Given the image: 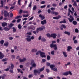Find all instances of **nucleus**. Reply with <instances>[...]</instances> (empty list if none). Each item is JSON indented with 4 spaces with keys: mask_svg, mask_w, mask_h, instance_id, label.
<instances>
[{
    "mask_svg": "<svg viewBox=\"0 0 79 79\" xmlns=\"http://www.w3.org/2000/svg\"><path fill=\"white\" fill-rule=\"evenodd\" d=\"M32 2H31L30 4L28 5V7L29 8H31L32 7Z\"/></svg>",
    "mask_w": 79,
    "mask_h": 79,
    "instance_id": "obj_35",
    "label": "nucleus"
},
{
    "mask_svg": "<svg viewBox=\"0 0 79 79\" xmlns=\"http://www.w3.org/2000/svg\"><path fill=\"white\" fill-rule=\"evenodd\" d=\"M61 27H60V29L61 30V31H63V28L64 29L66 28V26L64 24H62L61 25Z\"/></svg>",
    "mask_w": 79,
    "mask_h": 79,
    "instance_id": "obj_8",
    "label": "nucleus"
},
{
    "mask_svg": "<svg viewBox=\"0 0 79 79\" xmlns=\"http://www.w3.org/2000/svg\"><path fill=\"white\" fill-rule=\"evenodd\" d=\"M44 54H45V52H41L40 54V56H41L42 58H44V57L45 58V57H46V56Z\"/></svg>",
    "mask_w": 79,
    "mask_h": 79,
    "instance_id": "obj_9",
    "label": "nucleus"
},
{
    "mask_svg": "<svg viewBox=\"0 0 79 79\" xmlns=\"http://www.w3.org/2000/svg\"><path fill=\"white\" fill-rule=\"evenodd\" d=\"M32 66L33 68H35V67H36L37 66V65H36V64L35 63H34L32 64Z\"/></svg>",
    "mask_w": 79,
    "mask_h": 79,
    "instance_id": "obj_33",
    "label": "nucleus"
},
{
    "mask_svg": "<svg viewBox=\"0 0 79 79\" xmlns=\"http://www.w3.org/2000/svg\"><path fill=\"white\" fill-rule=\"evenodd\" d=\"M2 79H5V77H6V75L3 74V75H2L1 76Z\"/></svg>",
    "mask_w": 79,
    "mask_h": 79,
    "instance_id": "obj_27",
    "label": "nucleus"
},
{
    "mask_svg": "<svg viewBox=\"0 0 79 79\" xmlns=\"http://www.w3.org/2000/svg\"><path fill=\"white\" fill-rule=\"evenodd\" d=\"M9 40H11L13 39V37H10L9 38Z\"/></svg>",
    "mask_w": 79,
    "mask_h": 79,
    "instance_id": "obj_61",
    "label": "nucleus"
},
{
    "mask_svg": "<svg viewBox=\"0 0 79 79\" xmlns=\"http://www.w3.org/2000/svg\"><path fill=\"white\" fill-rule=\"evenodd\" d=\"M44 68H45L44 67H43L42 68H41L40 69V72L43 71H44Z\"/></svg>",
    "mask_w": 79,
    "mask_h": 79,
    "instance_id": "obj_38",
    "label": "nucleus"
},
{
    "mask_svg": "<svg viewBox=\"0 0 79 79\" xmlns=\"http://www.w3.org/2000/svg\"><path fill=\"white\" fill-rule=\"evenodd\" d=\"M4 15L5 17H7V16L9 17L10 16L9 13L6 10H4Z\"/></svg>",
    "mask_w": 79,
    "mask_h": 79,
    "instance_id": "obj_4",
    "label": "nucleus"
},
{
    "mask_svg": "<svg viewBox=\"0 0 79 79\" xmlns=\"http://www.w3.org/2000/svg\"><path fill=\"white\" fill-rule=\"evenodd\" d=\"M50 9H51V10H52V11H53V10H55V8H54L53 7H51Z\"/></svg>",
    "mask_w": 79,
    "mask_h": 79,
    "instance_id": "obj_62",
    "label": "nucleus"
},
{
    "mask_svg": "<svg viewBox=\"0 0 79 79\" xmlns=\"http://www.w3.org/2000/svg\"><path fill=\"white\" fill-rule=\"evenodd\" d=\"M60 18H61V16L60 15H59L58 17H53V19H60Z\"/></svg>",
    "mask_w": 79,
    "mask_h": 79,
    "instance_id": "obj_11",
    "label": "nucleus"
},
{
    "mask_svg": "<svg viewBox=\"0 0 79 79\" xmlns=\"http://www.w3.org/2000/svg\"><path fill=\"white\" fill-rule=\"evenodd\" d=\"M8 44H9V43L8 42H7L6 43H5L4 44V46H6V47H8Z\"/></svg>",
    "mask_w": 79,
    "mask_h": 79,
    "instance_id": "obj_23",
    "label": "nucleus"
},
{
    "mask_svg": "<svg viewBox=\"0 0 79 79\" xmlns=\"http://www.w3.org/2000/svg\"><path fill=\"white\" fill-rule=\"evenodd\" d=\"M23 13H28V12H27V11H23Z\"/></svg>",
    "mask_w": 79,
    "mask_h": 79,
    "instance_id": "obj_57",
    "label": "nucleus"
},
{
    "mask_svg": "<svg viewBox=\"0 0 79 79\" xmlns=\"http://www.w3.org/2000/svg\"><path fill=\"white\" fill-rule=\"evenodd\" d=\"M26 60V58H23V59H21V58H20V59H19V61L20 63H23V62H24Z\"/></svg>",
    "mask_w": 79,
    "mask_h": 79,
    "instance_id": "obj_6",
    "label": "nucleus"
},
{
    "mask_svg": "<svg viewBox=\"0 0 79 79\" xmlns=\"http://www.w3.org/2000/svg\"><path fill=\"white\" fill-rule=\"evenodd\" d=\"M39 29H38V28H36V32L37 33H39Z\"/></svg>",
    "mask_w": 79,
    "mask_h": 79,
    "instance_id": "obj_63",
    "label": "nucleus"
},
{
    "mask_svg": "<svg viewBox=\"0 0 79 79\" xmlns=\"http://www.w3.org/2000/svg\"><path fill=\"white\" fill-rule=\"evenodd\" d=\"M69 17L70 18H68V19L69 20V22H70V23H72V22H73V20H74V19L73 16L71 15L69 16Z\"/></svg>",
    "mask_w": 79,
    "mask_h": 79,
    "instance_id": "obj_5",
    "label": "nucleus"
},
{
    "mask_svg": "<svg viewBox=\"0 0 79 79\" xmlns=\"http://www.w3.org/2000/svg\"><path fill=\"white\" fill-rule=\"evenodd\" d=\"M52 44H50V47L51 48H54V49L55 50H57V45L56 44H55L56 41H52Z\"/></svg>",
    "mask_w": 79,
    "mask_h": 79,
    "instance_id": "obj_1",
    "label": "nucleus"
},
{
    "mask_svg": "<svg viewBox=\"0 0 79 79\" xmlns=\"http://www.w3.org/2000/svg\"><path fill=\"white\" fill-rule=\"evenodd\" d=\"M62 52L63 54V55L64 56V57H67V54L66 53V52L64 51H62Z\"/></svg>",
    "mask_w": 79,
    "mask_h": 79,
    "instance_id": "obj_21",
    "label": "nucleus"
},
{
    "mask_svg": "<svg viewBox=\"0 0 79 79\" xmlns=\"http://www.w3.org/2000/svg\"><path fill=\"white\" fill-rule=\"evenodd\" d=\"M9 72L10 73H13V69H10L9 70Z\"/></svg>",
    "mask_w": 79,
    "mask_h": 79,
    "instance_id": "obj_51",
    "label": "nucleus"
},
{
    "mask_svg": "<svg viewBox=\"0 0 79 79\" xmlns=\"http://www.w3.org/2000/svg\"><path fill=\"white\" fill-rule=\"evenodd\" d=\"M21 0H18V4L19 5H21V3L20 2H21Z\"/></svg>",
    "mask_w": 79,
    "mask_h": 79,
    "instance_id": "obj_44",
    "label": "nucleus"
},
{
    "mask_svg": "<svg viewBox=\"0 0 79 79\" xmlns=\"http://www.w3.org/2000/svg\"><path fill=\"white\" fill-rule=\"evenodd\" d=\"M64 33L65 34H67L68 35H71V33L70 32L68 31H65L64 32Z\"/></svg>",
    "mask_w": 79,
    "mask_h": 79,
    "instance_id": "obj_19",
    "label": "nucleus"
},
{
    "mask_svg": "<svg viewBox=\"0 0 79 79\" xmlns=\"http://www.w3.org/2000/svg\"><path fill=\"white\" fill-rule=\"evenodd\" d=\"M69 74L70 75H72V73L70 71L66 72H64L62 73V75L64 76H68L69 75Z\"/></svg>",
    "mask_w": 79,
    "mask_h": 79,
    "instance_id": "obj_3",
    "label": "nucleus"
},
{
    "mask_svg": "<svg viewBox=\"0 0 79 79\" xmlns=\"http://www.w3.org/2000/svg\"><path fill=\"white\" fill-rule=\"evenodd\" d=\"M51 54L52 55H55V51L53 50L51 52Z\"/></svg>",
    "mask_w": 79,
    "mask_h": 79,
    "instance_id": "obj_40",
    "label": "nucleus"
},
{
    "mask_svg": "<svg viewBox=\"0 0 79 79\" xmlns=\"http://www.w3.org/2000/svg\"><path fill=\"white\" fill-rule=\"evenodd\" d=\"M26 40L27 42H31V38H26Z\"/></svg>",
    "mask_w": 79,
    "mask_h": 79,
    "instance_id": "obj_39",
    "label": "nucleus"
},
{
    "mask_svg": "<svg viewBox=\"0 0 79 79\" xmlns=\"http://www.w3.org/2000/svg\"><path fill=\"white\" fill-rule=\"evenodd\" d=\"M59 23L60 24H61L62 23H66V19H64V20L63 21H61L59 22Z\"/></svg>",
    "mask_w": 79,
    "mask_h": 79,
    "instance_id": "obj_18",
    "label": "nucleus"
},
{
    "mask_svg": "<svg viewBox=\"0 0 79 79\" xmlns=\"http://www.w3.org/2000/svg\"><path fill=\"white\" fill-rule=\"evenodd\" d=\"M4 29L6 31H10V28H8L7 27H5L4 28Z\"/></svg>",
    "mask_w": 79,
    "mask_h": 79,
    "instance_id": "obj_20",
    "label": "nucleus"
},
{
    "mask_svg": "<svg viewBox=\"0 0 79 79\" xmlns=\"http://www.w3.org/2000/svg\"><path fill=\"white\" fill-rule=\"evenodd\" d=\"M23 17H28L29 16V15L28 14L27 15H23Z\"/></svg>",
    "mask_w": 79,
    "mask_h": 79,
    "instance_id": "obj_54",
    "label": "nucleus"
},
{
    "mask_svg": "<svg viewBox=\"0 0 79 79\" xmlns=\"http://www.w3.org/2000/svg\"><path fill=\"white\" fill-rule=\"evenodd\" d=\"M72 49V47L71 46H68L67 47V50L68 52H70V50H71Z\"/></svg>",
    "mask_w": 79,
    "mask_h": 79,
    "instance_id": "obj_15",
    "label": "nucleus"
},
{
    "mask_svg": "<svg viewBox=\"0 0 79 79\" xmlns=\"http://www.w3.org/2000/svg\"><path fill=\"white\" fill-rule=\"evenodd\" d=\"M31 26H29L27 27L28 30H31Z\"/></svg>",
    "mask_w": 79,
    "mask_h": 79,
    "instance_id": "obj_47",
    "label": "nucleus"
},
{
    "mask_svg": "<svg viewBox=\"0 0 79 79\" xmlns=\"http://www.w3.org/2000/svg\"><path fill=\"white\" fill-rule=\"evenodd\" d=\"M57 35L56 33H52L51 35V37H52L53 39H55Z\"/></svg>",
    "mask_w": 79,
    "mask_h": 79,
    "instance_id": "obj_7",
    "label": "nucleus"
},
{
    "mask_svg": "<svg viewBox=\"0 0 79 79\" xmlns=\"http://www.w3.org/2000/svg\"><path fill=\"white\" fill-rule=\"evenodd\" d=\"M34 73H38V71L37 70H34Z\"/></svg>",
    "mask_w": 79,
    "mask_h": 79,
    "instance_id": "obj_50",
    "label": "nucleus"
},
{
    "mask_svg": "<svg viewBox=\"0 0 79 79\" xmlns=\"http://www.w3.org/2000/svg\"><path fill=\"white\" fill-rule=\"evenodd\" d=\"M18 28L19 29H21V28H22V26L21 25L19 24L18 25Z\"/></svg>",
    "mask_w": 79,
    "mask_h": 79,
    "instance_id": "obj_37",
    "label": "nucleus"
},
{
    "mask_svg": "<svg viewBox=\"0 0 79 79\" xmlns=\"http://www.w3.org/2000/svg\"><path fill=\"white\" fill-rule=\"evenodd\" d=\"M73 5L75 6H77V3H76V2H74Z\"/></svg>",
    "mask_w": 79,
    "mask_h": 79,
    "instance_id": "obj_42",
    "label": "nucleus"
},
{
    "mask_svg": "<svg viewBox=\"0 0 79 79\" xmlns=\"http://www.w3.org/2000/svg\"><path fill=\"white\" fill-rule=\"evenodd\" d=\"M31 30H35V27H34V26H31Z\"/></svg>",
    "mask_w": 79,
    "mask_h": 79,
    "instance_id": "obj_36",
    "label": "nucleus"
},
{
    "mask_svg": "<svg viewBox=\"0 0 79 79\" xmlns=\"http://www.w3.org/2000/svg\"><path fill=\"white\" fill-rule=\"evenodd\" d=\"M12 29H13V32H15L16 31V29L14 27H12Z\"/></svg>",
    "mask_w": 79,
    "mask_h": 79,
    "instance_id": "obj_26",
    "label": "nucleus"
},
{
    "mask_svg": "<svg viewBox=\"0 0 79 79\" xmlns=\"http://www.w3.org/2000/svg\"><path fill=\"white\" fill-rule=\"evenodd\" d=\"M39 16L40 18H41V20H43V19H44L45 18V16H44V15H42L41 14H40Z\"/></svg>",
    "mask_w": 79,
    "mask_h": 79,
    "instance_id": "obj_13",
    "label": "nucleus"
},
{
    "mask_svg": "<svg viewBox=\"0 0 79 79\" xmlns=\"http://www.w3.org/2000/svg\"><path fill=\"white\" fill-rule=\"evenodd\" d=\"M37 52V49H36L35 48L31 50V52L32 53H34V52Z\"/></svg>",
    "mask_w": 79,
    "mask_h": 79,
    "instance_id": "obj_17",
    "label": "nucleus"
},
{
    "mask_svg": "<svg viewBox=\"0 0 79 79\" xmlns=\"http://www.w3.org/2000/svg\"><path fill=\"white\" fill-rule=\"evenodd\" d=\"M41 52H41V51H38L36 53V55H39L40 53H40Z\"/></svg>",
    "mask_w": 79,
    "mask_h": 79,
    "instance_id": "obj_24",
    "label": "nucleus"
},
{
    "mask_svg": "<svg viewBox=\"0 0 79 79\" xmlns=\"http://www.w3.org/2000/svg\"><path fill=\"white\" fill-rule=\"evenodd\" d=\"M55 67V65L54 64H51L50 66V68L51 70H53L54 71H55V72H56L57 71V68H54V67Z\"/></svg>",
    "mask_w": 79,
    "mask_h": 79,
    "instance_id": "obj_2",
    "label": "nucleus"
},
{
    "mask_svg": "<svg viewBox=\"0 0 79 79\" xmlns=\"http://www.w3.org/2000/svg\"><path fill=\"white\" fill-rule=\"evenodd\" d=\"M2 27H5L6 26H7L8 23H6L5 22L4 23H2Z\"/></svg>",
    "mask_w": 79,
    "mask_h": 79,
    "instance_id": "obj_14",
    "label": "nucleus"
},
{
    "mask_svg": "<svg viewBox=\"0 0 79 79\" xmlns=\"http://www.w3.org/2000/svg\"><path fill=\"white\" fill-rule=\"evenodd\" d=\"M74 44H77V41L76 40H75L74 41Z\"/></svg>",
    "mask_w": 79,
    "mask_h": 79,
    "instance_id": "obj_64",
    "label": "nucleus"
},
{
    "mask_svg": "<svg viewBox=\"0 0 79 79\" xmlns=\"http://www.w3.org/2000/svg\"><path fill=\"white\" fill-rule=\"evenodd\" d=\"M4 57V55L2 54L1 52H0V59H2Z\"/></svg>",
    "mask_w": 79,
    "mask_h": 79,
    "instance_id": "obj_12",
    "label": "nucleus"
},
{
    "mask_svg": "<svg viewBox=\"0 0 79 79\" xmlns=\"http://www.w3.org/2000/svg\"><path fill=\"white\" fill-rule=\"evenodd\" d=\"M11 57H12L13 58L15 59V55H12L11 56Z\"/></svg>",
    "mask_w": 79,
    "mask_h": 79,
    "instance_id": "obj_60",
    "label": "nucleus"
},
{
    "mask_svg": "<svg viewBox=\"0 0 79 79\" xmlns=\"http://www.w3.org/2000/svg\"><path fill=\"white\" fill-rule=\"evenodd\" d=\"M50 56L49 55H48L47 56V60H50Z\"/></svg>",
    "mask_w": 79,
    "mask_h": 79,
    "instance_id": "obj_30",
    "label": "nucleus"
},
{
    "mask_svg": "<svg viewBox=\"0 0 79 79\" xmlns=\"http://www.w3.org/2000/svg\"><path fill=\"white\" fill-rule=\"evenodd\" d=\"M10 66L11 67V69H13L14 68V67H15V65L13 63L10 64Z\"/></svg>",
    "mask_w": 79,
    "mask_h": 79,
    "instance_id": "obj_22",
    "label": "nucleus"
},
{
    "mask_svg": "<svg viewBox=\"0 0 79 79\" xmlns=\"http://www.w3.org/2000/svg\"><path fill=\"white\" fill-rule=\"evenodd\" d=\"M8 60V59L6 58L5 59H2V61H7Z\"/></svg>",
    "mask_w": 79,
    "mask_h": 79,
    "instance_id": "obj_48",
    "label": "nucleus"
},
{
    "mask_svg": "<svg viewBox=\"0 0 79 79\" xmlns=\"http://www.w3.org/2000/svg\"><path fill=\"white\" fill-rule=\"evenodd\" d=\"M48 13H52V11L50 9H49L48 10Z\"/></svg>",
    "mask_w": 79,
    "mask_h": 79,
    "instance_id": "obj_53",
    "label": "nucleus"
},
{
    "mask_svg": "<svg viewBox=\"0 0 79 79\" xmlns=\"http://www.w3.org/2000/svg\"><path fill=\"white\" fill-rule=\"evenodd\" d=\"M13 26H14V24H13V23H11L10 25H8V27L10 29Z\"/></svg>",
    "mask_w": 79,
    "mask_h": 79,
    "instance_id": "obj_16",
    "label": "nucleus"
},
{
    "mask_svg": "<svg viewBox=\"0 0 79 79\" xmlns=\"http://www.w3.org/2000/svg\"><path fill=\"white\" fill-rule=\"evenodd\" d=\"M23 10L20 9V10H19V14H21V13H23Z\"/></svg>",
    "mask_w": 79,
    "mask_h": 79,
    "instance_id": "obj_56",
    "label": "nucleus"
},
{
    "mask_svg": "<svg viewBox=\"0 0 79 79\" xmlns=\"http://www.w3.org/2000/svg\"><path fill=\"white\" fill-rule=\"evenodd\" d=\"M46 65L47 66H50L51 65H50V63L49 62H47Z\"/></svg>",
    "mask_w": 79,
    "mask_h": 79,
    "instance_id": "obj_31",
    "label": "nucleus"
},
{
    "mask_svg": "<svg viewBox=\"0 0 79 79\" xmlns=\"http://www.w3.org/2000/svg\"><path fill=\"white\" fill-rule=\"evenodd\" d=\"M36 9H37V6H36V5H35L33 6V11H35Z\"/></svg>",
    "mask_w": 79,
    "mask_h": 79,
    "instance_id": "obj_28",
    "label": "nucleus"
},
{
    "mask_svg": "<svg viewBox=\"0 0 79 79\" xmlns=\"http://www.w3.org/2000/svg\"><path fill=\"white\" fill-rule=\"evenodd\" d=\"M37 28L40 31H42L44 29V28L42 27H40L39 28Z\"/></svg>",
    "mask_w": 79,
    "mask_h": 79,
    "instance_id": "obj_32",
    "label": "nucleus"
},
{
    "mask_svg": "<svg viewBox=\"0 0 79 79\" xmlns=\"http://www.w3.org/2000/svg\"><path fill=\"white\" fill-rule=\"evenodd\" d=\"M46 35H47L48 37H49V38H50V37H51V35H50V34L49 33H47Z\"/></svg>",
    "mask_w": 79,
    "mask_h": 79,
    "instance_id": "obj_29",
    "label": "nucleus"
},
{
    "mask_svg": "<svg viewBox=\"0 0 79 79\" xmlns=\"http://www.w3.org/2000/svg\"><path fill=\"white\" fill-rule=\"evenodd\" d=\"M46 71L48 73H50V70L49 69H47L46 70Z\"/></svg>",
    "mask_w": 79,
    "mask_h": 79,
    "instance_id": "obj_46",
    "label": "nucleus"
},
{
    "mask_svg": "<svg viewBox=\"0 0 79 79\" xmlns=\"http://www.w3.org/2000/svg\"><path fill=\"white\" fill-rule=\"evenodd\" d=\"M45 6H46V5H44L43 6H40V8H45Z\"/></svg>",
    "mask_w": 79,
    "mask_h": 79,
    "instance_id": "obj_45",
    "label": "nucleus"
},
{
    "mask_svg": "<svg viewBox=\"0 0 79 79\" xmlns=\"http://www.w3.org/2000/svg\"><path fill=\"white\" fill-rule=\"evenodd\" d=\"M33 63H35V62H34V60H33L31 61V65H32Z\"/></svg>",
    "mask_w": 79,
    "mask_h": 79,
    "instance_id": "obj_49",
    "label": "nucleus"
},
{
    "mask_svg": "<svg viewBox=\"0 0 79 79\" xmlns=\"http://www.w3.org/2000/svg\"><path fill=\"white\" fill-rule=\"evenodd\" d=\"M21 21V19H18V20H17V22L18 23H19V22H20V21Z\"/></svg>",
    "mask_w": 79,
    "mask_h": 79,
    "instance_id": "obj_55",
    "label": "nucleus"
},
{
    "mask_svg": "<svg viewBox=\"0 0 79 79\" xmlns=\"http://www.w3.org/2000/svg\"><path fill=\"white\" fill-rule=\"evenodd\" d=\"M70 64V62H68L67 64H65V66L67 67V65H69Z\"/></svg>",
    "mask_w": 79,
    "mask_h": 79,
    "instance_id": "obj_52",
    "label": "nucleus"
},
{
    "mask_svg": "<svg viewBox=\"0 0 79 79\" xmlns=\"http://www.w3.org/2000/svg\"><path fill=\"white\" fill-rule=\"evenodd\" d=\"M41 24H42V25H44V24H47V21H46V20L44 19V20L43 21H41Z\"/></svg>",
    "mask_w": 79,
    "mask_h": 79,
    "instance_id": "obj_10",
    "label": "nucleus"
},
{
    "mask_svg": "<svg viewBox=\"0 0 79 79\" xmlns=\"http://www.w3.org/2000/svg\"><path fill=\"white\" fill-rule=\"evenodd\" d=\"M13 16V14L12 13H10V18H12Z\"/></svg>",
    "mask_w": 79,
    "mask_h": 79,
    "instance_id": "obj_58",
    "label": "nucleus"
},
{
    "mask_svg": "<svg viewBox=\"0 0 79 79\" xmlns=\"http://www.w3.org/2000/svg\"><path fill=\"white\" fill-rule=\"evenodd\" d=\"M41 39H42V36H40L39 37L38 40H40Z\"/></svg>",
    "mask_w": 79,
    "mask_h": 79,
    "instance_id": "obj_59",
    "label": "nucleus"
},
{
    "mask_svg": "<svg viewBox=\"0 0 79 79\" xmlns=\"http://www.w3.org/2000/svg\"><path fill=\"white\" fill-rule=\"evenodd\" d=\"M73 24H74V25H76V24H77V22L75 21H73Z\"/></svg>",
    "mask_w": 79,
    "mask_h": 79,
    "instance_id": "obj_34",
    "label": "nucleus"
},
{
    "mask_svg": "<svg viewBox=\"0 0 79 79\" xmlns=\"http://www.w3.org/2000/svg\"><path fill=\"white\" fill-rule=\"evenodd\" d=\"M4 43V40H1L0 41V44H1V45H3V44Z\"/></svg>",
    "mask_w": 79,
    "mask_h": 79,
    "instance_id": "obj_41",
    "label": "nucleus"
},
{
    "mask_svg": "<svg viewBox=\"0 0 79 79\" xmlns=\"http://www.w3.org/2000/svg\"><path fill=\"white\" fill-rule=\"evenodd\" d=\"M75 32L77 33H78L79 32V30H78L77 28H76L75 29Z\"/></svg>",
    "mask_w": 79,
    "mask_h": 79,
    "instance_id": "obj_43",
    "label": "nucleus"
},
{
    "mask_svg": "<svg viewBox=\"0 0 79 79\" xmlns=\"http://www.w3.org/2000/svg\"><path fill=\"white\" fill-rule=\"evenodd\" d=\"M41 40L42 42H45L46 39H45L44 37H43L41 38Z\"/></svg>",
    "mask_w": 79,
    "mask_h": 79,
    "instance_id": "obj_25",
    "label": "nucleus"
}]
</instances>
